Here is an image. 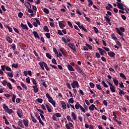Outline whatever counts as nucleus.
Listing matches in <instances>:
<instances>
[{
  "mask_svg": "<svg viewBox=\"0 0 129 129\" xmlns=\"http://www.w3.org/2000/svg\"><path fill=\"white\" fill-rule=\"evenodd\" d=\"M22 121H23L25 126H24V124ZM18 124L23 128H25V126L28 127H29V120L27 119H23V121L22 120L20 119L18 122Z\"/></svg>",
  "mask_w": 129,
  "mask_h": 129,
  "instance_id": "1",
  "label": "nucleus"
},
{
  "mask_svg": "<svg viewBox=\"0 0 129 129\" xmlns=\"http://www.w3.org/2000/svg\"><path fill=\"white\" fill-rule=\"evenodd\" d=\"M117 32L118 33V34L121 36V37H123V32H125V29L124 28V27H120V29H119V28H118V27H116L115 28Z\"/></svg>",
  "mask_w": 129,
  "mask_h": 129,
  "instance_id": "2",
  "label": "nucleus"
},
{
  "mask_svg": "<svg viewBox=\"0 0 129 129\" xmlns=\"http://www.w3.org/2000/svg\"><path fill=\"white\" fill-rule=\"evenodd\" d=\"M116 4L117 5V7L118 9L121 10L122 11L125 10L126 12L128 14V12L127 11L126 8H123V4L122 3L116 2Z\"/></svg>",
  "mask_w": 129,
  "mask_h": 129,
  "instance_id": "3",
  "label": "nucleus"
},
{
  "mask_svg": "<svg viewBox=\"0 0 129 129\" xmlns=\"http://www.w3.org/2000/svg\"><path fill=\"white\" fill-rule=\"evenodd\" d=\"M71 86L73 88L75 89L76 87L77 88H79V83L77 81H73V82L71 84Z\"/></svg>",
  "mask_w": 129,
  "mask_h": 129,
  "instance_id": "4",
  "label": "nucleus"
},
{
  "mask_svg": "<svg viewBox=\"0 0 129 129\" xmlns=\"http://www.w3.org/2000/svg\"><path fill=\"white\" fill-rule=\"evenodd\" d=\"M68 45L70 47V48H71L73 51L77 52L75 46L74 44H73V43H69Z\"/></svg>",
  "mask_w": 129,
  "mask_h": 129,
  "instance_id": "5",
  "label": "nucleus"
},
{
  "mask_svg": "<svg viewBox=\"0 0 129 129\" xmlns=\"http://www.w3.org/2000/svg\"><path fill=\"white\" fill-rule=\"evenodd\" d=\"M17 115L20 118H22V117H23V111L21 110H19L17 111Z\"/></svg>",
  "mask_w": 129,
  "mask_h": 129,
  "instance_id": "6",
  "label": "nucleus"
},
{
  "mask_svg": "<svg viewBox=\"0 0 129 129\" xmlns=\"http://www.w3.org/2000/svg\"><path fill=\"white\" fill-rule=\"evenodd\" d=\"M24 5L26 8L31 9V4L29 2H25Z\"/></svg>",
  "mask_w": 129,
  "mask_h": 129,
  "instance_id": "7",
  "label": "nucleus"
},
{
  "mask_svg": "<svg viewBox=\"0 0 129 129\" xmlns=\"http://www.w3.org/2000/svg\"><path fill=\"white\" fill-rule=\"evenodd\" d=\"M32 88H33L34 92L37 93L39 92V88H38V85L33 86Z\"/></svg>",
  "mask_w": 129,
  "mask_h": 129,
  "instance_id": "8",
  "label": "nucleus"
},
{
  "mask_svg": "<svg viewBox=\"0 0 129 129\" xmlns=\"http://www.w3.org/2000/svg\"><path fill=\"white\" fill-rule=\"evenodd\" d=\"M21 27L24 30H29V28L28 26H27V25L24 24L23 23H21Z\"/></svg>",
  "mask_w": 129,
  "mask_h": 129,
  "instance_id": "9",
  "label": "nucleus"
},
{
  "mask_svg": "<svg viewBox=\"0 0 129 129\" xmlns=\"http://www.w3.org/2000/svg\"><path fill=\"white\" fill-rule=\"evenodd\" d=\"M6 40L10 43L12 44L13 43V39L11 38L10 36H6Z\"/></svg>",
  "mask_w": 129,
  "mask_h": 129,
  "instance_id": "10",
  "label": "nucleus"
},
{
  "mask_svg": "<svg viewBox=\"0 0 129 129\" xmlns=\"http://www.w3.org/2000/svg\"><path fill=\"white\" fill-rule=\"evenodd\" d=\"M104 19L106 20V22H107V23L109 25H111V23L110 22L111 20L109 18H108L107 16H104Z\"/></svg>",
  "mask_w": 129,
  "mask_h": 129,
  "instance_id": "11",
  "label": "nucleus"
},
{
  "mask_svg": "<svg viewBox=\"0 0 129 129\" xmlns=\"http://www.w3.org/2000/svg\"><path fill=\"white\" fill-rule=\"evenodd\" d=\"M73 126V125L71 122H69V124H66V127L67 129H72L71 127H72Z\"/></svg>",
  "mask_w": 129,
  "mask_h": 129,
  "instance_id": "12",
  "label": "nucleus"
},
{
  "mask_svg": "<svg viewBox=\"0 0 129 129\" xmlns=\"http://www.w3.org/2000/svg\"><path fill=\"white\" fill-rule=\"evenodd\" d=\"M32 33L35 38L40 39V36H39V34H38V32H37V31H33Z\"/></svg>",
  "mask_w": 129,
  "mask_h": 129,
  "instance_id": "13",
  "label": "nucleus"
},
{
  "mask_svg": "<svg viewBox=\"0 0 129 129\" xmlns=\"http://www.w3.org/2000/svg\"><path fill=\"white\" fill-rule=\"evenodd\" d=\"M61 39H62V40L66 44L67 43V42H70L71 41V39H70V38H67V41L66 38H64V37H61Z\"/></svg>",
  "mask_w": 129,
  "mask_h": 129,
  "instance_id": "14",
  "label": "nucleus"
},
{
  "mask_svg": "<svg viewBox=\"0 0 129 129\" xmlns=\"http://www.w3.org/2000/svg\"><path fill=\"white\" fill-rule=\"evenodd\" d=\"M61 105L62 106V107L63 109L66 110L67 109L66 104V103H64V101H62L61 102Z\"/></svg>",
  "mask_w": 129,
  "mask_h": 129,
  "instance_id": "15",
  "label": "nucleus"
},
{
  "mask_svg": "<svg viewBox=\"0 0 129 129\" xmlns=\"http://www.w3.org/2000/svg\"><path fill=\"white\" fill-rule=\"evenodd\" d=\"M3 107L5 111L7 112L8 111L9 108L8 106H7L6 104H3Z\"/></svg>",
  "mask_w": 129,
  "mask_h": 129,
  "instance_id": "16",
  "label": "nucleus"
},
{
  "mask_svg": "<svg viewBox=\"0 0 129 129\" xmlns=\"http://www.w3.org/2000/svg\"><path fill=\"white\" fill-rule=\"evenodd\" d=\"M108 54L111 57H113L115 55V54L114 52H113V51H109L108 52Z\"/></svg>",
  "mask_w": 129,
  "mask_h": 129,
  "instance_id": "17",
  "label": "nucleus"
},
{
  "mask_svg": "<svg viewBox=\"0 0 129 129\" xmlns=\"http://www.w3.org/2000/svg\"><path fill=\"white\" fill-rule=\"evenodd\" d=\"M45 106H46L48 112H49V113L52 112V109H51V107H50V106L49 105L46 104Z\"/></svg>",
  "mask_w": 129,
  "mask_h": 129,
  "instance_id": "18",
  "label": "nucleus"
},
{
  "mask_svg": "<svg viewBox=\"0 0 129 129\" xmlns=\"http://www.w3.org/2000/svg\"><path fill=\"white\" fill-rule=\"evenodd\" d=\"M76 70H77V71H78V72L79 73H81V72L83 71L82 70V69L80 67H79L78 65H76Z\"/></svg>",
  "mask_w": 129,
  "mask_h": 129,
  "instance_id": "19",
  "label": "nucleus"
},
{
  "mask_svg": "<svg viewBox=\"0 0 129 129\" xmlns=\"http://www.w3.org/2000/svg\"><path fill=\"white\" fill-rule=\"evenodd\" d=\"M68 70H69V71L70 72H74L75 71V70L73 69V68L70 64H69L67 67Z\"/></svg>",
  "mask_w": 129,
  "mask_h": 129,
  "instance_id": "20",
  "label": "nucleus"
},
{
  "mask_svg": "<svg viewBox=\"0 0 129 129\" xmlns=\"http://www.w3.org/2000/svg\"><path fill=\"white\" fill-rule=\"evenodd\" d=\"M79 27L80 29H82L84 31L87 33V30L86 28H85V27L83 26V24L80 25Z\"/></svg>",
  "mask_w": 129,
  "mask_h": 129,
  "instance_id": "21",
  "label": "nucleus"
},
{
  "mask_svg": "<svg viewBox=\"0 0 129 129\" xmlns=\"http://www.w3.org/2000/svg\"><path fill=\"white\" fill-rule=\"evenodd\" d=\"M113 81L115 86H118V81L116 80V78H113Z\"/></svg>",
  "mask_w": 129,
  "mask_h": 129,
  "instance_id": "22",
  "label": "nucleus"
},
{
  "mask_svg": "<svg viewBox=\"0 0 129 129\" xmlns=\"http://www.w3.org/2000/svg\"><path fill=\"white\" fill-rule=\"evenodd\" d=\"M110 89L112 92L113 93L115 92V88L113 86V85L110 86Z\"/></svg>",
  "mask_w": 129,
  "mask_h": 129,
  "instance_id": "23",
  "label": "nucleus"
},
{
  "mask_svg": "<svg viewBox=\"0 0 129 129\" xmlns=\"http://www.w3.org/2000/svg\"><path fill=\"white\" fill-rule=\"evenodd\" d=\"M71 115H72V117H73V119L74 120H76L77 119V116L74 112H72Z\"/></svg>",
  "mask_w": 129,
  "mask_h": 129,
  "instance_id": "24",
  "label": "nucleus"
},
{
  "mask_svg": "<svg viewBox=\"0 0 129 129\" xmlns=\"http://www.w3.org/2000/svg\"><path fill=\"white\" fill-rule=\"evenodd\" d=\"M43 30L45 32H49L50 30H49V28H48V26L47 25H45L43 27Z\"/></svg>",
  "mask_w": 129,
  "mask_h": 129,
  "instance_id": "25",
  "label": "nucleus"
},
{
  "mask_svg": "<svg viewBox=\"0 0 129 129\" xmlns=\"http://www.w3.org/2000/svg\"><path fill=\"white\" fill-rule=\"evenodd\" d=\"M39 65L40 66L41 68L42 69V70H45V68H44V63H43V62H39Z\"/></svg>",
  "mask_w": 129,
  "mask_h": 129,
  "instance_id": "26",
  "label": "nucleus"
},
{
  "mask_svg": "<svg viewBox=\"0 0 129 129\" xmlns=\"http://www.w3.org/2000/svg\"><path fill=\"white\" fill-rule=\"evenodd\" d=\"M31 80L33 85H34L35 86L38 85V84H37V82L34 78H31Z\"/></svg>",
  "mask_w": 129,
  "mask_h": 129,
  "instance_id": "27",
  "label": "nucleus"
},
{
  "mask_svg": "<svg viewBox=\"0 0 129 129\" xmlns=\"http://www.w3.org/2000/svg\"><path fill=\"white\" fill-rule=\"evenodd\" d=\"M43 11L46 14H49V9H48L46 8H44L43 9Z\"/></svg>",
  "mask_w": 129,
  "mask_h": 129,
  "instance_id": "28",
  "label": "nucleus"
},
{
  "mask_svg": "<svg viewBox=\"0 0 129 129\" xmlns=\"http://www.w3.org/2000/svg\"><path fill=\"white\" fill-rule=\"evenodd\" d=\"M58 25H59V27H60L61 29H63V28L65 27L64 25V24H62V23H61L60 22V21H59V22H58Z\"/></svg>",
  "mask_w": 129,
  "mask_h": 129,
  "instance_id": "29",
  "label": "nucleus"
},
{
  "mask_svg": "<svg viewBox=\"0 0 129 129\" xmlns=\"http://www.w3.org/2000/svg\"><path fill=\"white\" fill-rule=\"evenodd\" d=\"M45 36L47 39H51V34L49 33V32H46V33H45Z\"/></svg>",
  "mask_w": 129,
  "mask_h": 129,
  "instance_id": "30",
  "label": "nucleus"
},
{
  "mask_svg": "<svg viewBox=\"0 0 129 129\" xmlns=\"http://www.w3.org/2000/svg\"><path fill=\"white\" fill-rule=\"evenodd\" d=\"M20 85L21 86L23 87L25 90H28V88H27V86H25V85L23 83V82H21L20 83Z\"/></svg>",
  "mask_w": 129,
  "mask_h": 129,
  "instance_id": "31",
  "label": "nucleus"
},
{
  "mask_svg": "<svg viewBox=\"0 0 129 129\" xmlns=\"http://www.w3.org/2000/svg\"><path fill=\"white\" fill-rule=\"evenodd\" d=\"M94 107H95V105L92 104L89 107V109L91 110V111H94Z\"/></svg>",
  "mask_w": 129,
  "mask_h": 129,
  "instance_id": "32",
  "label": "nucleus"
},
{
  "mask_svg": "<svg viewBox=\"0 0 129 129\" xmlns=\"http://www.w3.org/2000/svg\"><path fill=\"white\" fill-rule=\"evenodd\" d=\"M7 86L9 87V89L13 90V86L10 83L7 84Z\"/></svg>",
  "mask_w": 129,
  "mask_h": 129,
  "instance_id": "33",
  "label": "nucleus"
},
{
  "mask_svg": "<svg viewBox=\"0 0 129 129\" xmlns=\"http://www.w3.org/2000/svg\"><path fill=\"white\" fill-rule=\"evenodd\" d=\"M13 112L14 111L13 110V109L9 108L6 112L8 113L9 114H12Z\"/></svg>",
  "mask_w": 129,
  "mask_h": 129,
  "instance_id": "34",
  "label": "nucleus"
},
{
  "mask_svg": "<svg viewBox=\"0 0 129 129\" xmlns=\"http://www.w3.org/2000/svg\"><path fill=\"white\" fill-rule=\"evenodd\" d=\"M43 65L44 68H45L46 70L49 71V68H48V66L46 64V63L43 62Z\"/></svg>",
  "mask_w": 129,
  "mask_h": 129,
  "instance_id": "35",
  "label": "nucleus"
},
{
  "mask_svg": "<svg viewBox=\"0 0 129 129\" xmlns=\"http://www.w3.org/2000/svg\"><path fill=\"white\" fill-rule=\"evenodd\" d=\"M7 28L9 30V32L12 33L13 32V28L12 27H10V26H8V25H6Z\"/></svg>",
  "mask_w": 129,
  "mask_h": 129,
  "instance_id": "36",
  "label": "nucleus"
},
{
  "mask_svg": "<svg viewBox=\"0 0 129 129\" xmlns=\"http://www.w3.org/2000/svg\"><path fill=\"white\" fill-rule=\"evenodd\" d=\"M88 2H89L88 6L90 7L92 5H93V3L91 0H88Z\"/></svg>",
  "mask_w": 129,
  "mask_h": 129,
  "instance_id": "37",
  "label": "nucleus"
},
{
  "mask_svg": "<svg viewBox=\"0 0 129 129\" xmlns=\"http://www.w3.org/2000/svg\"><path fill=\"white\" fill-rule=\"evenodd\" d=\"M34 20L36 21V23L37 24V25H41V22H40V21H39L38 18H34Z\"/></svg>",
  "mask_w": 129,
  "mask_h": 129,
  "instance_id": "38",
  "label": "nucleus"
},
{
  "mask_svg": "<svg viewBox=\"0 0 129 129\" xmlns=\"http://www.w3.org/2000/svg\"><path fill=\"white\" fill-rule=\"evenodd\" d=\"M119 75H120V77L121 78H123L124 79H126V77L124 76V75L123 73H120Z\"/></svg>",
  "mask_w": 129,
  "mask_h": 129,
  "instance_id": "39",
  "label": "nucleus"
},
{
  "mask_svg": "<svg viewBox=\"0 0 129 129\" xmlns=\"http://www.w3.org/2000/svg\"><path fill=\"white\" fill-rule=\"evenodd\" d=\"M57 34L58 35H59L60 36H63V35L62 32H61V30H60V29H58Z\"/></svg>",
  "mask_w": 129,
  "mask_h": 129,
  "instance_id": "40",
  "label": "nucleus"
},
{
  "mask_svg": "<svg viewBox=\"0 0 129 129\" xmlns=\"http://www.w3.org/2000/svg\"><path fill=\"white\" fill-rule=\"evenodd\" d=\"M6 70L7 71H9V72L12 71V70L11 69V68H10L8 66H6Z\"/></svg>",
  "mask_w": 129,
  "mask_h": 129,
  "instance_id": "41",
  "label": "nucleus"
},
{
  "mask_svg": "<svg viewBox=\"0 0 129 129\" xmlns=\"http://www.w3.org/2000/svg\"><path fill=\"white\" fill-rule=\"evenodd\" d=\"M46 56L47 58H48L50 59H52V56L50 53H46Z\"/></svg>",
  "mask_w": 129,
  "mask_h": 129,
  "instance_id": "42",
  "label": "nucleus"
},
{
  "mask_svg": "<svg viewBox=\"0 0 129 129\" xmlns=\"http://www.w3.org/2000/svg\"><path fill=\"white\" fill-rule=\"evenodd\" d=\"M8 83V81L6 80H4L3 82L2 83L3 86H7Z\"/></svg>",
  "mask_w": 129,
  "mask_h": 129,
  "instance_id": "43",
  "label": "nucleus"
},
{
  "mask_svg": "<svg viewBox=\"0 0 129 129\" xmlns=\"http://www.w3.org/2000/svg\"><path fill=\"white\" fill-rule=\"evenodd\" d=\"M67 119H68V121H69V122L71 121V122H73V121L72 120L70 115L67 116Z\"/></svg>",
  "mask_w": 129,
  "mask_h": 129,
  "instance_id": "44",
  "label": "nucleus"
},
{
  "mask_svg": "<svg viewBox=\"0 0 129 129\" xmlns=\"http://www.w3.org/2000/svg\"><path fill=\"white\" fill-rule=\"evenodd\" d=\"M102 48L103 49H104L107 52H109L110 51V49H109V48L108 47H105V46H102Z\"/></svg>",
  "mask_w": 129,
  "mask_h": 129,
  "instance_id": "45",
  "label": "nucleus"
},
{
  "mask_svg": "<svg viewBox=\"0 0 129 129\" xmlns=\"http://www.w3.org/2000/svg\"><path fill=\"white\" fill-rule=\"evenodd\" d=\"M118 93H119V94L120 95V96H122V95H124L125 94L124 92L123 91L121 90H119V92Z\"/></svg>",
  "mask_w": 129,
  "mask_h": 129,
  "instance_id": "46",
  "label": "nucleus"
},
{
  "mask_svg": "<svg viewBox=\"0 0 129 129\" xmlns=\"http://www.w3.org/2000/svg\"><path fill=\"white\" fill-rule=\"evenodd\" d=\"M31 119H32V121L34 123H36L37 122V120L32 115H31Z\"/></svg>",
  "mask_w": 129,
  "mask_h": 129,
  "instance_id": "47",
  "label": "nucleus"
},
{
  "mask_svg": "<svg viewBox=\"0 0 129 129\" xmlns=\"http://www.w3.org/2000/svg\"><path fill=\"white\" fill-rule=\"evenodd\" d=\"M18 67H19V65H18L17 64L13 63L12 65V68H14L15 69H17V68H18Z\"/></svg>",
  "mask_w": 129,
  "mask_h": 129,
  "instance_id": "48",
  "label": "nucleus"
},
{
  "mask_svg": "<svg viewBox=\"0 0 129 129\" xmlns=\"http://www.w3.org/2000/svg\"><path fill=\"white\" fill-rule=\"evenodd\" d=\"M23 15H24V14L22 12H19L18 13V17L20 18H22V17H23Z\"/></svg>",
  "mask_w": 129,
  "mask_h": 129,
  "instance_id": "49",
  "label": "nucleus"
},
{
  "mask_svg": "<svg viewBox=\"0 0 129 129\" xmlns=\"http://www.w3.org/2000/svg\"><path fill=\"white\" fill-rule=\"evenodd\" d=\"M113 115L114 116L113 117V119L115 120V119H117L116 118H117V115H116V113L115 112H113Z\"/></svg>",
  "mask_w": 129,
  "mask_h": 129,
  "instance_id": "50",
  "label": "nucleus"
},
{
  "mask_svg": "<svg viewBox=\"0 0 129 129\" xmlns=\"http://www.w3.org/2000/svg\"><path fill=\"white\" fill-rule=\"evenodd\" d=\"M93 29L96 34H97L99 32V30H98V28H97V27H93Z\"/></svg>",
  "mask_w": 129,
  "mask_h": 129,
  "instance_id": "51",
  "label": "nucleus"
},
{
  "mask_svg": "<svg viewBox=\"0 0 129 129\" xmlns=\"http://www.w3.org/2000/svg\"><path fill=\"white\" fill-rule=\"evenodd\" d=\"M8 76H9L10 78L14 77V75H13L12 73H8Z\"/></svg>",
  "mask_w": 129,
  "mask_h": 129,
  "instance_id": "52",
  "label": "nucleus"
},
{
  "mask_svg": "<svg viewBox=\"0 0 129 129\" xmlns=\"http://www.w3.org/2000/svg\"><path fill=\"white\" fill-rule=\"evenodd\" d=\"M2 70L4 72L5 71V70L6 69V66L4 65L1 66Z\"/></svg>",
  "mask_w": 129,
  "mask_h": 129,
  "instance_id": "53",
  "label": "nucleus"
},
{
  "mask_svg": "<svg viewBox=\"0 0 129 129\" xmlns=\"http://www.w3.org/2000/svg\"><path fill=\"white\" fill-rule=\"evenodd\" d=\"M96 87H97V88L99 90H102V89L100 85H99V84L96 85Z\"/></svg>",
  "mask_w": 129,
  "mask_h": 129,
  "instance_id": "54",
  "label": "nucleus"
},
{
  "mask_svg": "<svg viewBox=\"0 0 129 129\" xmlns=\"http://www.w3.org/2000/svg\"><path fill=\"white\" fill-rule=\"evenodd\" d=\"M37 102H38L39 103H43V99L41 98H38L37 99Z\"/></svg>",
  "mask_w": 129,
  "mask_h": 129,
  "instance_id": "55",
  "label": "nucleus"
},
{
  "mask_svg": "<svg viewBox=\"0 0 129 129\" xmlns=\"http://www.w3.org/2000/svg\"><path fill=\"white\" fill-rule=\"evenodd\" d=\"M26 80V83H27L28 84L31 83V80H30V77L27 78Z\"/></svg>",
  "mask_w": 129,
  "mask_h": 129,
  "instance_id": "56",
  "label": "nucleus"
},
{
  "mask_svg": "<svg viewBox=\"0 0 129 129\" xmlns=\"http://www.w3.org/2000/svg\"><path fill=\"white\" fill-rule=\"evenodd\" d=\"M27 24H28L29 28H33V25L31 24L30 22H29V21H27Z\"/></svg>",
  "mask_w": 129,
  "mask_h": 129,
  "instance_id": "57",
  "label": "nucleus"
},
{
  "mask_svg": "<svg viewBox=\"0 0 129 129\" xmlns=\"http://www.w3.org/2000/svg\"><path fill=\"white\" fill-rule=\"evenodd\" d=\"M54 116L57 117H60L61 116V114L59 113H56L54 114Z\"/></svg>",
  "mask_w": 129,
  "mask_h": 129,
  "instance_id": "58",
  "label": "nucleus"
},
{
  "mask_svg": "<svg viewBox=\"0 0 129 129\" xmlns=\"http://www.w3.org/2000/svg\"><path fill=\"white\" fill-rule=\"evenodd\" d=\"M53 52L55 53V54L58 55V51H57V50H56V48H55L54 47V48H53Z\"/></svg>",
  "mask_w": 129,
  "mask_h": 129,
  "instance_id": "59",
  "label": "nucleus"
},
{
  "mask_svg": "<svg viewBox=\"0 0 129 129\" xmlns=\"http://www.w3.org/2000/svg\"><path fill=\"white\" fill-rule=\"evenodd\" d=\"M102 84L103 85V86L105 88H108V86L107 85V84L103 81L102 82Z\"/></svg>",
  "mask_w": 129,
  "mask_h": 129,
  "instance_id": "60",
  "label": "nucleus"
},
{
  "mask_svg": "<svg viewBox=\"0 0 129 129\" xmlns=\"http://www.w3.org/2000/svg\"><path fill=\"white\" fill-rule=\"evenodd\" d=\"M52 63L54 64H55V65L57 64V62H56V60H55V58H52Z\"/></svg>",
  "mask_w": 129,
  "mask_h": 129,
  "instance_id": "61",
  "label": "nucleus"
},
{
  "mask_svg": "<svg viewBox=\"0 0 129 129\" xmlns=\"http://www.w3.org/2000/svg\"><path fill=\"white\" fill-rule=\"evenodd\" d=\"M74 100H73V98H71L70 100H69V103H74Z\"/></svg>",
  "mask_w": 129,
  "mask_h": 129,
  "instance_id": "62",
  "label": "nucleus"
},
{
  "mask_svg": "<svg viewBox=\"0 0 129 129\" xmlns=\"http://www.w3.org/2000/svg\"><path fill=\"white\" fill-rule=\"evenodd\" d=\"M66 85H67V87H68L69 89H72L70 83H67Z\"/></svg>",
  "mask_w": 129,
  "mask_h": 129,
  "instance_id": "63",
  "label": "nucleus"
},
{
  "mask_svg": "<svg viewBox=\"0 0 129 129\" xmlns=\"http://www.w3.org/2000/svg\"><path fill=\"white\" fill-rule=\"evenodd\" d=\"M89 85H90V86L91 88H94V84L93 83H91V82L90 83Z\"/></svg>",
  "mask_w": 129,
  "mask_h": 129,
  "instance_id": "64",
  "label": "nucleus"
}]
</instances>
